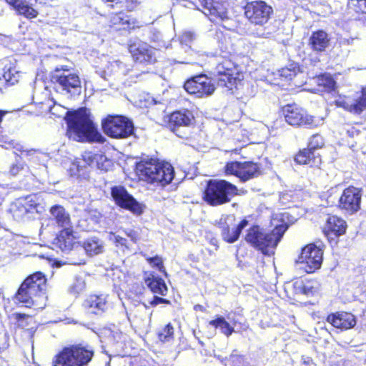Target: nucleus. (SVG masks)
<instances>
[{
  "mask_svg": "<svg viewBox=\"0 0 366 366\" xmlns=\"http://www.w3.org/2000/svg\"><path fill=\"white\" fill-rule=\"evenodd\" d=\"M82 247L89 256H94L102 253L104 250V242L96 237L86 239L82 244Z\"/></svg>",
  "mask_w": 366,
  "mask_h": 366,
  "instance_id": "nucleus-27",
  "label": "nucleus"
},
{
  "mask_svg": "<svg viewBox=\"0 0 366 366\" xmlns=\"http://www.w3.org/2000/svg\"><path fill=\"white\" fill-rule=\"evenodd\" d=\"M119 66H121L120 61L113 60L109 61L108 64L104 69L103 74L102 75V76L104 79H107V76L117 74V71H115V70H117V68H119Z\"/></svg>",
  "mask_w": 366,
  "mask_h": 366,
  "instance_id": "nucleus-39",
  "label": "nucleus"
},
{
  "mask_svg": "<svg viewBox=\"0 0 366 366\" xmlns=\"http://www.w3.org/2000/svg\"><path fill=\"white\" fill-rule=\"evenodd\" d=\"M347 228L346 222L337 216H330L327 220L325 230L333 233L336 236H340L345 233Z\"/></svg>",
  "mask_w": 366,
  "mask_h": 366,
  "instance_id": "nucleus-26",
  "label": "nucleus"
},
{
  "mask_svg": "<svg viewBox=\"0 0 366 366\" xmlns=\"http://www.w3.org/2000/svg\"><path fill=\"white\" fill-rule=\"evenodd\" d=\"M239 325H240V329H242L243 330H246L248 328V325L247 324H241V323H239Z\"/></svg>",
  "mask_w": 366,
  "mask_h": 366,
  "instance_id": "nucleus-58",
  "label": "nucleus"
},
{
  "mask_svg": "<svg viewBox=\"0 0 366 366\" xmlns=\"http://www.w3.org/2000/svg\"><path fill=\"white\" fill-rule=\"evenodd\" d=\"M147 260L152 267H157L160 272H164V268L162 257L159 256H156L154 257H148L147 258Z\"/></svg>",
  "mask_w": 366,
  "mask_h": 366,
  "instance_id": "nucleus-50",
  "label": "nucleus"
},
{
  "mask_svg": "<svg viewBox=\"0 0 366 366\" xmlns=\"http://www.w3.org/2000/svg\"><path fill=\"white\" fill-rule=\"evenodd\" d=\"M28 167L24 163H16L10 167L9 173L12 176H16L19 174H24L28 172Z\"/></svg>",
  "mask_w": 366,
  "mask_h": 366,
  "instance_id": "nucleus-48",
  "label": "nucleus"
},
{
  "mask_svg": "<svg viewBox=\"0 0 366 366\" xmlns=\"http://www.w3.org/2000/svg\"><path fill=\"white\" fill-rule=\"evenodd\" d=\"M199 6L197 7L210 21L217 23L228 19L226 2L224 0H197Z\"/></svg>",
  "mask_w": 366,
  "mask_h": 366,
  "instance_id": "nucleus-14",
  "label": "nucleus"
},
{
  "mask_svg": "<svg viewBox=\"0 0 366 366\" xmlns=\"http://www.w3.org/2000/svg\"><path fill=\"white\" fill-rule=\"evenodd\" d=\"M322 254V250L319 247L310 244L302 249L297 263L300 269L305 270L307 273H312L320 267Z\"/></svg>",
  "mask_w": 366,
  "mask_h": 366,
  "instance_id": "nucleus-10",
  "label": "nucleus"
},
{
  "mask_svg": "<svg viewBox=\"0 0 366 366\" xmlns=\"http://www.w3.org/2000/svg\"><path fill=\"white\" fill-rule=\"evenodd\" d=\"M348 6L356 12L366 13V0H349Z\"/></svg>",
  "mask_w": 366,
  "mask_h": 366,
  "instance_id": "nucleus-45",
  "label": "nucleus"
},
{
  "mask_svg": "<svg viewBox=\"0 0 366 366\" xmlns=\"http://www.w3.org/2000/svg\"><path fill=\"white\" fill-rule=\"evenodd\" d=\"M111 23L114 26H119V28H124L125 26L129 24V19L127 16L122 11H120L111 17Z\"/></svg>",
  "mask_w": 366,
  "mask_h": 366,
  "instance_id": "nucleus-38",
  "label": "nucleus"
},
{
  "mask_svg": "<svg viewBox=\"0 0 366 366\" xmlns=\"http://www.w3.org/2000/svg\"><path fill=\"white\" fill-rule=\"evenodd\" d=\"M272 8L262 1L249 2L244 6V15L248 21L254 25L263 26L269 19Z\"/></svg>",
  "mask_w": 366,
  "mask_h": 366,
  "instance_id": "nucleus-11",
  "label": "nucleus"
},
{
  "mask_svg": "<svg viewBox=\"0 0 366 366\" xmlns=\"http://www.w3.org/2000/svg\"><path fill=\"white\" fill-rule=\"evenodd\" d=\"M327 320L335 327L341 330H348L356 325L355 316L347 312L331 314L328 315Z\"/></svg>",
  "mask_w": 366,
  "mask_h": 366,
  "instance_id": "nucleus-23",
  "label": "nucleus"
},
{
  "mask_svg": "<svg viewBox=\"0 0 366 366\" xmlns=\"http://www.w3.org/2000/svg\"><path fill=\"white\" fill-rule=\"evenodd\" d=\"M228 363L230 366H247L244 357L242 355L237 354V351L234 350L231 354Z\"/></svg>",
  "mask_w": 366,
  "mask_h": 366,
  "instance_id": "nucleus-44",
  "label": "nucleus"
},
{
  "mask_svg": "<svg viewBox=\"0 0 366 366\" xmlns=\"http://www.w3.org/2000/svg\"><path fill=\"white\" fill-rule=\"evenodd\" d=\"M52 81L56 91L67 98L79 96L81 92V82L79 75L71 73L67 66L56 67Z\"/></svg>",
  "mask_w": 366,
  "mask_h": 366,
  "instance_id": "nucleus-8",
  "label": "nucleus"
},
{
  "mask_svg": "<svg viewBox=\"0 0 366 366\" xmlns=\"http://www.w3.org/2000/svg\"><path fill=\"white\" fill-rule=\"evenodd\" d=\"M194 121V116L189 110H180L172 112L169 117L168 126L177 136L183 137L178 134V129L182 127H189Z\"/></svg>",
  "mask_w": 366,
  "mask_h": 366,
  "instance_id": "nucleus-20",
  "label": "nucleus"
},
{
  "mask_svg": "<svg viewBox=\"0 0 366 366\" xmlns=\"http://www.w3.org/2000/svg\"><path fill=\"white\" fill-rule=\"evenodd\" d=\"M287 228L286 223L275 224L274 229L267 233L259 226H254L248 230L245 239L264 254L270 255L274 254V249Z\"/></svg>",
  "mask_w": 366,
  "mask_h": 366,
  "instance_id": "nucleus-4",
  "label": "nucleus"
},
{
  "mask_svg": "<svg viewBox=\"0 0 366 366\" xmlns=\"http://www.w3.org/2000/svg\"><path fill=\"white\" fill-rule=\"evenodd\" d=\"M149 308V306H147L146 304L143 303L142 306L138 308V311L142 312L144 311L145 314L144 316L141 318H139V326L144 328L148 327L149 325V323L151 322V317L152 315V312H147V310Z\"/></svg>",
  "mask_w": 366,
  "mask_h": 366,
  "instance_id": "nucleus-42",
  "label": "nucleus"
},
{
  "mask_svg": "<svg viewBox=\"0 0 366 366\" xmlns=\"http://www.w3.org/2000/svg\"><path fill=\"white\" fill-rule=\"evenodd\" d=\"M330 38L328 34L323 30H317L312 32L309 39V45L311 49L317 52L326 50L329 46Z\"/></svg>",
  "mask_w": 366,
  "mask_h": 366,
  "instance_id": "nucleus-25",
  "label": "nucleus"
},
{
  "mask_svg": "<svg viewBox=\"0 0 366 366\" xmlns=\"http://www.w3.org/2000/svg\"><path fill=\"white\" fill-rule=\"evenodd\" d=\"M39 197L35 194H32L25 197L19 198V205L24 207V209L26 208L29 212H33L34 210L36 212H39L38 209L39 207Z\"/></svg>",
  "mask_w": 366,
  "mask_h": 366,
  "instance_id": "nucleus-33",
  "label": "nucleus"
},
{
  "mask_svg": "<svg viewBox=\"0 0 366 366\" xmlns=\"http://www.w3.org/2000/svg\"><path fill=\"white\" fill-rule=\"evenodd\" d=\"M71 264H75V265H79V264H84V260H80L79 262H74Z\"/></svg>",
  "mask_w": 366,
  "mask_h": 366,
  "instance_id": "nucleus-59",
  "label": "nucleus"
},
{
  "mask_svg": "<svg viewBox=\"0 0 366 366\" xmlns=\"http://www.w3.org/2000/svg\"><path fill=\"white\" fill-rule=\"evenodd\" d=\"M11 252L12 249L11 246L4 241L0 242V258L5 259L9 257Z\"/></svg>",
  "mask_w": 366,
  "mask_h": 366,
  "instance_id": "nucleus-51",
  "label": "nucleus"
},
{
  "mask_svg": "<svg viewBox=\"0 0 366 366\" xmlns=\"http://www.w3.org/2000/svg\"><path fill=\"white\" fill-rule=\"evenodd\" d=\"M300 366H315V363L311 357L302 356Z\"/></svg>",
  "mask_w": 366,
  "mask_h": 366,
  "instance_id": "nucleus-57",
  "label": "nucleus"
},
{
  "mask_svg": "<svg viewBox=\"0 0 366 366\" xmlns=\"http://www.w3.org/2000/svg\"><path fill=\"white\" fill-rule=\"evenodd\" d=\"M84 162L89 166L94 167L95 160H105L104 155L102 154H93L90 152H86L82 154Z\"/></svg>",
  "mask_w": 366,
  "mask_h": 366,
  "instance_id": "nucleus-41",
  "label": "nucleus"
},
{
  "mask_svg": "<svg viewBox=\"0 0 366 366\" xmlns=\"http://www.w3.org/2000/svg\"><path fill=\"white\" fill-rule=\"evenodd\" d=\"M76 244L73 227L61 229L55 239V244L64 252L72 250Z\"/></svg>",
  "mask_w": 366,
  "mask_h": 366,
  "instance_id": "nucleus-21",
  "label": "nucleus"
},
{
  "mask_svg": "<svg viewBox=\"0 0 366 366\" xmlns=\"http://www.w3.org/2000/svg\"><path fill=\"white\" fill-rule=\"evenodd\" d=\"M184 87L189 94L196 95L197 97L210 96L215 90L212 80L205 75L196 76L187 80Z\"/></svg>",
  "mask_w": 366,
  "mask_h": 366,
  "instance_id": "nucleus-15",
  "label": "nucleus"
},
{
  "mask_svg": "<svg viewBox=\"0 0 366 366\" xmlns=\"http://www.w3.org/2000/svg\"><path fill=\"white\" fill-rule=\"evenodd\" d=\"M112 196L119 207L129 209L136 214L142 213V205L127 192L124 187L117 186L112 187Z\"/></svg>",
  "mask_w": 366,
  "mask_h": 366,
  "instance_id": "nucleus-17",
  "label": "nucleus"
},
{
  "mask_svg": "<svg viewBox=\"0 0 366 366\" xmlns=\"http://www.w3.org/2000/svg\"><path fill=\"white\" fill-rule=\"evenodd\" d=\"M161 303L169 304L170 302L162 297L155 296L154 297L153 300L149 302L150 305L153 307L157 306V305Z\"/></svg>",
  "mask_w": 366,
  "mask_h": 366,
  "instance_id": "nucleus-55",
  "label": "nucleus"
},
{
  "mask_svg": "<svg viewBox=\"0 0 366 366\" xmlns=\"http://www.w3.org/2000/svg\"><path fill=\"white\" fill-rule=\"evenodd\" d=\"M69 139L80 142H104V137L98 132L85 109H80L67 117Z\"/></svg>",
  "mask_w": 366,
  "mask_h": 366,
  "instance_id": "nucleus-2",
  "label": "nucleus"
},
{
  "mask_svg": "<svg viewBox=\"0 0 366 366\" xmlns=\"http://www.w3.org/2000/svg\"><path fill=\"white\" fill-rule=\"evenodd\" d=\"M21 153V155L23 157H28L29 160H32L34 162L37 161L41 157H44V154L41 152L35 149H24V147L21 145V149H16Z\"/></svg>",
  "mask_w": 366,
  "mask_h": 366,
  "instance_id": "nucleus-40",
  "label": "nucleus"
},
{
  "mask_svg": "<svg viewBox=\"0 0 366 366\" xmlns=\"http://www.w3.org/2000/svg\"><path fill=\"white\" fill-rule=\"evenodd\" d=\"M93 356L94 350L89 346L66 347L56 355L54 366H87Z\"/></svg>",
  "mask_w": 366,
  "mask_h": 366,
  "instance_id": "nucleus-7",
  "label": "nucleus"
},
{
  "mask_svg": "<svg viewBox=\"0 0 366 366\" xmlns=\"http://www.w3.org/2000/svg\"><path fill=\"white\" fill-rule=\"evenodd\" d=\"M124 232L125 234L129 237L131 241H132L134 243H136L139 240V234L137 231L133 229H126Z\"/></svg>",
  "mask_w": 366,
  "mask_h": 366,
  "instance_id": "nucleus-54",
  "label": "nucleus"
},
{
  "mask_svg": "<svg viewBox=\"0 0 366 366\" xmlns=\"http://www.w3.org/2000/svg\"><path fill=\"white\" fill-rule=\"evenodd\" d=\"M248 221L246 219L242 220L239 224L234 228L230 229L228 227L222 228V235L227 242L233 243L237 240L242 229L247 226Z\"/></svg>",
  "mask_w": 366,
  "mask_h": 366,
  "instance_id": "nucleus-28",
  "label": "nucleus"
},
{
  "mask_svg": "<svg viewBox=\"0 0 366 366\" xmlns=\"http://www.w3.org/2000/svg\"><path fill=\"white\" fill-rule=\"evenodd\" d=\"M174 327L169 323L158 332L159 340L162 342H170L173 339Z\"/></svg>",
  "mask_w": 366,
  "mask_h": 366,
  "instance_id": "nucleus-36",
  "label": "nucleus"
},
{
  "mask_svg": "<svg viewBox=\"0 0 366 366\" xmlns=\"http://www.w3.org/2000/svg\"><path fill=\"white\" fill-rule=\"evenodd\" d=\"M209 324L216 329H219L220 332L227 337L231 336L233 332H237L234 326L226 321L222 316L217 315L215 319L209 321Z\"/></svg>",
  "mask_w": 366,
  "mask_h": 366,
  "instance_id": "nucleus-30",
  "label": "nucleus"
},
{
  "mask_svg": "<svg viewBox=\"0 0 366 366\" xmlns=\"http://www.w3.org/2000/svg\"><path fill=\"white\" fill-rule=\"evenodd\" d=\"M83 307L88 312L95 315H101L108 308L107 299L103 295L89 296L84 300Z\"/></svg>",
  "mask_w": 366,
  "mask_h": 366,
  "instance_id": "nucleus-22",
  "label": "nucleus"
},
{
  "mask_svg": "<svg viewBox=\"0 0 366 366\" xmlns=\"http://www.w3.org/2000/svg\"><path fill=\"white\" fill-rule=\"evenodd\" d=\"M137 174L142 181L154 187H164L174 179V170L171 164L153 158H145L137 164Z\"/></svg>",
  "mask_w": 366,
  "mask_h": 366,
  "instance_id": "nucleus-3",
  "label": "nucleus"
},
{
  "mask_svg": "<svg viewBox=\"0 0 366 366\" xmlns=\"http://www.w3.org/2000/svg\"><path fill=\"white\" fill-rule=\"evenodd\" d=\"M282 112L285 121L292 126L317 127L322 119L309 116L305 110L296 105H287Z\"/></svg>",
  "mask_w": 366,
  "mask_h": 366,
  "instance_id": "nucleus-12",
  "label": "nucleus"
},
{
  "mask_svg": "<svg viewBox=\"0 0 366 366\" xmlns=\"http://www.w3.org/2000/svg\"><path fill=\"white\" fill-rule=\"evenodd\" d=\"M11 211L13 212L14 217L16 219H21L25 214L29 213L26 208L24 209V207L19 205V199L13 205Z\"/></svg>",
  "mask_w": 366,
  "mask_h": 366,
  "instance_id": "nucleus-47",
  "label": "nucleus"
},
{
  "mask_svg": "<svg viewBox=\"0 0 366 366\" xmlns=\"http://www.w3.org/2000/svg\"><path fill=\"white\" fill-rule=\"evenodd\" d=\"M274 221H276V219H273V220H272V224H274Z\"/></svg>",
  "mask_w": 366,
  "mask_h": 366,
  "instance_id": "nucleus-61",
  "label": "nucleus"
},
{
  "mask_svg": "<svg viewBox=\"0 0 366 366\" xmlns=\"http://www.w3.org/2000/svg\"><path fill=\"white\" fill-rule=\"evenodd\" d=\"M335 104L351 113L360 114L366 109V89L356 92L352 94L339 97Z\"/></svg>",
  "mask_w": 366,
  "mask_h": 366,
  "instance_id": "nucleus-13",
  "label": "nucleus"
},
{
  "mask_svg": "<svg viewBox=\"0 0 366 366\" xmlns=\"http://www.w3.org/2000/svg\"><path fill=\"white\" fill-rule=\"evenodd\" d=\"M46 280L41 272H36L28 277L21 285L16 299L27 307L36 305L39 299H44V291Z\"/></svg>",
  "mask_w": 366,
  "mask_h": 366,
  "instance_id": "nucleus-5",
  "label": "nucleus"
},
{
  "mask_svg": "<svg viewBox=\"0 0 366 366\" xmlns=\"http://www.w3.org/2000/svg\"><path fill=\"white\" fill-rule=\"evenodd\" d=\"M225 172L237 177L242 182H246L259 174V167L250 162H231L226 164Z\"/></svg>",
  "mask_w": 366,
  "mask_h": 366,
  "instance_id": "nucleus-16",
  "label": "nucleus"
},
{
  "mask_svg": "<svg viewBox=\"0 0 366 366\" xmlns=\"http://www.w3.org/2000/svg\"><path fill=\"white\" fill-rule=\"evenodd\" d=\"M237 187L223 179H210L204 192V200L210 206L217 207L228 203L239 194Z\"/></svg>",
  "mask_w": 366,
  "mask_h": 366,
  "instance_id": "nucleus-6",
  "label": "nucleus"
},
{
  "mask_svg": "<svg viewBox=\"0 0 366 366\" xmlns=\"http://www.w3.org/2000/svg\"><path fill=\"white\" fill-rule=\"evenodd\" d=\"M196 39V34L192 31H184L179 39L182 48L184 50V56L177 60L181 64H192L203 66L208 63L215 62L214 74L217 78L218 85L225 86L229 89L236 85L238 71L235 64L230 59L223 56H214L212 54L195 51L191 49L190 44Z\"/></svg>",
  "mask_w": 366,
  "mask_h": 366,
  "instance_id": "nucleus-1",
  "label": "nucleus"
},
{
  "mask_svg": "<svg viewBox=\"0 0 366 366\" xmlns=\"http://www.w3.org/2000/svg\"><path fill=\"white\" fill-rule=\"evenodd\" d=\"M85 289L86 282L84 279L81 277H76L69 288V292L74 296L77 297L82 293Z\"/></svg>",
  "mask_w": 366,
  "mask_h": 366,
  "instance_id": "nucleus-35",
  "label": "nucleus"
},
{
  "mask_svg": "<svg viewBox=\"0 0 366 366\" xmlns=\"http://www.w3.org/2000/svg\"><path fill=\"white\" fill-rule=\"evenodd\" d=\"M237 324V321L234 320V321H233V325H234V326H235Z\"/></svg>",
  "mask_w": 366,
  "mask_h": 366,
  "instance_id": "nucleus-60",
  "label": "nucleus"
},
{
  "mask_svg": "<svg viewBox=\"0 0 366 366\" xmlns=\"http://www.w3.org/2000/svg\"><path fill=\"white\" fill-rule=\"evenodd\" d=\"M297 290L307 296L313 295L317 291L316 282L314 281L297 280L295 283Z\"/></svg>",
  "mask_w": 366,
  "mask_h": 366,
  "instance_id": "nucleus-34",
  "label": "nucleus"
},
{
  "mask_svg": "<svg viewBox=\"0 0 366 366\" xmlns=\"http://www.w3.org/2000/svg\"><path fill=\"white\" fill-rule=\"evenodd\" d=\"M280 75L286 79H292L297 75V70L295 67L293 69L283 68L280 71Z\"/></svg>",
  "mask_w": 366,
  "mask_h": 366,
  "instance_id": "nucleus-53",
  "label": "nucleus"
},
{
  "mask_svg": "<svg viewBox=\"0 0 366 366\" xmlns=\"http://www.w3.org/2000/svg\"><path fill=\"white\" fill-rule=\"evenodd\" d=\"M129 71V68L126 64L121 61V66H119L115 71H117V75H127Z\"/></svg>",
  "mask_w": 366,
  "mask_h": 366,
  "instance_id": "nucleus-56",
  "label": "nucleus"
},
{
  "mask_svg": "<svg viewBox=\"0 0 366 366\" xmlns=\"http://www.w3.org/2000/svg\"><path fill=\"white\" fill-rule=\"evenodd\" d=\"M0 146L6 149H21V145L14 140L9 139L6 136L0 134Z\"/></svg>",
  "mask_w": 366,
  "mask_h": 366,
  "instance_id": "nucleus-43",
  "label": "nucleus"
},
{
  "mask_svg": "<svg viewBox=\"0 0 366 366\" xmlns=\"http://www.w3.org/2000/svg\"><path fill=\"white\" fill-rule=\"evenodd\" d=\"M324 144L323 138L319 134L313 135L309 142V149L310 151L319 149Z\"/></svg>",
  "mask_w": 366,
  "mask_h": 366,
  "instance_id": "nucleus-46",
  "label": "nucleus"
},
{
  "mask_svg": "<svg viewBox=\"0 0 366 366\" xmlns=\"http://www.w3.org/2000/svg\"><path fill=\"white\" fill-rule=\"evenodd\" d=\"M104 132L114 139H124L134 134V124L126 117L109 114L102 121Z\"/></svg>",
  "mask_w": 366,
  "mask_h": 366,
  "instance_id": "nucleus-9",
  "label": "nucleus"
},
{
  "mask_svg": "<svg viewBox=\"0 0 366 366\" xmlns=\"http://www.w3.org/2000/svg\"><path fill=\"white\" fill-rule=\"evenodd\" d=\"M108 238L116 245V247L121 248L123 251L129 249L130 246L127 239L113 232H110L109 234Z\"/></svg>",
  "mask_w": 366,
  "mask_h": 366,
  "instance_id": "nucleus-37",
  "label": "nucleus"
},
{
  "mask_svg": "<svg viewBox=\"0 0 366 366\" xmlns=\"http://www.w3.org/2000/svg\"><path fill=\"white\" fill-rule=\"evenodd\" d=\"M104 159L105 160H95L94 167L102 171H107L111 167L112 162L105 155Z\"/></svg>",
  "mask_w": 366,
  "mask_h": 366,
  "instance_id": "nucleus-52",
  "label": "nucleus"
},
{
  "mask_svg": "<svg viewBox=\"0 0 366 366\" xmlns=\"http://www.w3.org/2000/svg\"><path fill=\"white\" fill-rule=\"evenodd\" d=\"M51 219L61 229L72 227L69 214L60 205H54L50 209Z\"/></svg>",
  "mask_w": 366,
  "mask_h": 366,
  "instance_id": "nucleus-24",
  "label": "nucleus"
},
{
  "mask_svg": "<svg viewBox=\"0 0 366 366\" xmlns=\"http://www.w3.org/2000/svg\"><path fill=\"white\" fill-rule=\"evenodd\" d=\"M361 194L358 189L351 187L345 189L340 199V207L350 212L359 209Z\"/></svg>",
  "mask_w": 366,
  "mask_h": 366,
  "instance_id": "nucleus-19",
  "label": "nucleus"
},
{
  "mask_svg": "<svg viewBox=\"0 0 366 366\" xmlns=\"http://www.w3.org/2000/svg\"><path fill=\"white\" fill-rule=\"evenodd\" d=\"M145 282L153 293L159 294L162 296L167 295V287L162 278L152 275V277H148L145 280Z\"/></svg>",
  "mask_w": 366,
  "mask_h": 366,
  "instance_id": "nucleus-31",
  "label": "nucleus"
},
{
  "mask_svg": "<svg viewBox=\"0 0 366 366\" xmlns=\"http://www.w3.org/2000/svg\"><path fill=\"white\" fill-rule=\"evenodd\" d=\"M133 59L141 64H152L156 61L155 51L148 44L135 40L129 46Z\"/></svg>",
  "mask_w": 366,
  "mask_h": 366,
  "instance_id": "nucleus-18",
  "label": "nucleus"
},
{
  "mask_svg": "<svg viewBox=\"0 0 366 366\" xmlns=\"http://www.w3.org/2000/svg\"><path fill=\"white\" fill-rule=\"evenodd\" d=\"M3 80L11 85L18 82L19 79V74L18 71L13 68L11 64H5L1 71H0V80Z\"/></svg>",
  "mask_w": 366,
  "mask_h": 366,
  "instance_id": "nucleus-32",
  "label": "nucleus"
},
{
  "mask_svg": "<svg viewBox=\"0 0 366 366\" xmlns=\"http://www.w3.org/2000/svg\"><path fill=\"white\" fill-rule=\"evenodd\" d=\"M295 162L300 164H309L310 166H318L321 160L319 157L315 156L313 151L303 149L300 151L295 158Z\"/></svg>",
  "mask_w": 366,
  "mask_h": 366,
  "instance_id": "nucleus-29",
  "label": "nucleus"
},
{
  "mask_svg": "<svg viewBox=\"0 0 366 366\" xmlns=\"http://www.w3.org/2000/svg\"><path fill=\"white\" fill-rule=\"evenodd\" d=\"M318 84L329 89H332L335 86V81L334 79L330 76L327 75H322L319 77Z\"/></svg>",
  "mask_w": 366,
  "mask_h": 366,
  "instance_id": "nucleus-49",
  "label": "nucleus"
}]
</instances>
